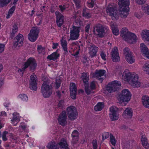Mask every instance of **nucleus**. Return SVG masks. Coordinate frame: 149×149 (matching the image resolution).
<instances>
[{"instance_id": "f257e3e1", "label": "nucleus", "mask_w": 149, "mask_h": 149, "mask_svg": "<svg viewBox=\"0 0 149 149\" xmlns=\"http://www.w3.org/2000/svg\"><path fill=\"white\" fill-rule=\"evenodd\" d=\"M138 77L135 73H131L128 70H126L123 73L122 79L127 81L134 88L139 87L141 85L140 82L138 81Z\"/></svg>"}, {"instance_id": "f03ea898", "label": "nucleus", "mask_w": 149, "mask_h": 149, "mask_svg": "<svg viewBox=\"0 0 149 149\" xmlns=\"http://www.w3.org/2000/svg\"><path fill=\"white\" fill-rule=\"evenodd\" d=\"M119 6L118 11L119 13L117 10L116 8L111 5H109L106 8V13L107 15L111 17V18L113 20H117L119 19L120 16L121 18H125L127 17L128 15V12L129 11L130 8L128 11L127 12V14L124 16V14H123V16H122V12L120 10V7Z\"/></svg>"}, {"instance_id": "7ed1b4c3", "label": "nucleus", "mask_w": 149, "mask_h": 149, "mask_svg": "<svg viewBox=\"0 0 149 149\" xmlns=\"http://www.w3.org/2000/svg\"><path fill=\"white\" fill-rule=\"evenodd\" d=\"M132 94L129 90L127 89H124L118 95L117 99L118 103L122 106L126 105L125 102H128L131 99Z\"/></svg>"}, {"instance_id": "20e7f679", "label": "nucleus", "mask_w": 149, "mask_h": 149, "mask_svg": "<svg viewBox=\"0 0 149 149\" xmlns=\"http://www.w3.org/2000/svg\"><path fill=\"white\" fill-rule=\"evenodd\" d=\"M120 36L125 41L130 43H133L136 41V35L128 31L126 28L122 29Z\"/></svg>"}, {"instance_id": "39448f33", "label": "nucleus", "mask_w": 149, "mask_h": 149, "mask_svg": "<svg viewBox=\"0 0 149 149\" xmlns=\"http://www.w3.org/2000/svg\"><path fill=\"white\" fill-rule=\"evenodd\" d=\"M93 28V32L94 34L100 38L103 37L109 33L108 28L100 24L96 25Z\"/></svg>"}, {"instance_id": "423d86ee", "label": "nucleus", "mask_w": 149, "mask_h": 149, "mask_svg": "<svg viewBox=\"0 0 149 149\" xmlns=\"http://www.w3.org/2000/svg\"><path fill=\"white\" fill-rule=\"evenodd\" d=\"M47 147L48 149H69L66 141L63 139L58 143L52 141L48 143Z\"/></svg>"}, {"instance_id": "0eeeda50", "label": "nucleus", "mask_w": 149, "mask_h": 149, "mask_svg": "<svg viewBox=\"0 0 149 149\" xmlns=\"http://www.w3.org/2000/svg\"><path fill=\"white\" fill-rule=\"evenodd\" d=\"M37 66V64L35 59L32 58H30L28 59L26 62L25 63L21 69L18 70L19 72H23L29 66L30 70H34Z\"/></svg>"}, {"instance_id": "6e6552de", "label": "nucleus", "mask_w": 149, "mask_h": 149, "mask_svg": "<svg viewBox=\"0 0 149 149\" xmlns=\"http://www.w3.org/2000/svg\"><path fill=\"white\" fill-rule=\"evenodd\" d=\"M52 86L47 82H44L41 87V92L43 97H49L52 92Z\"/></svg>"}, {"instance_id": "1a4fd4ad", "label": "nucleus", "mask_w": 149, "mask_h": 149, "mask_svg": "<svg viewBox=\"0 0 149 149\" xmlns=\"http://www.w3.org/2000/svg\"><path fill=\"white\" fill-rule=\"evenodd\" d=\"M119 5L120 7V10L121 11L122 16H123V14L125 16L127 14V12L129 9L130 4L129 0H119Z\"/></svg>"}, {"instance_id": "9d476101", "label": "nucleus", "mask_w": 149, "mask_h": 149, "mask_svg": "<svg viewBox=\"0 0 149 149\" xmlns=\"http://www.w3.org/2000/svg\"><path fill=\"white\" fill-rule=\"evenodd\" d=\"M121 84L120 81H114L108 84L106 87L107 91L109 93L115 92L121 88Z\"/></svg>"}, {"instance_id": "9b49d317", "label": "nucleus", "mask_w": 149, "mask_h": 149, "mask_svg": "<svg viewBox=\"0 0 149 149\" xmlns=\"http://www.w3.org/2000/svg\"><path fill=\"white\" fill-rule=\"evenodd\" d=\"M80 28L79 27L73 26L72 27L70 28V39L74 40L78 38L79 35Z\"/></svg>"}, {"instance_id": "f8f14e48", "label": "nucleus", "mask_w": 149, "mask_h": 149, "mask_svg": "<svg viewBox=\"0 0 149 149\" xmlns=\"http://www.w3.org/2000/svg\"><path fill=\"white\" fill-rule=\"evenodd\" d=\"M67 112L69 118L71 120H74L77 118L78 113L74 107L70 106L67 107Z\"/></svg>"}, {"instance_id": "ddd939ff", "label": "nucleus", "mask_w": 149, "mask_h": 149, "mask_svg": "<svg viewBox=\"0 0 149 149\" xmlns=\"http://www.w3.org/2000/svg\"><path fill=\"white\" fill-rule=\"evenodd\" d=\"M39 32L38 28L33 27L28 36L29 40L32 42L35 41L38 37Z\"/></svg>"}, {"instance_id": "4468645a", "label": "nucleus", "mask_w": 149, "mask_h": 149, "mask_svg": "<svg viewBox=\"0 0 149 149\" xmlns=\"http://www.w3.org/2000/svg\"><path fill=\"white\" fill-rule=\"evenodd\" d=\"M124 52L125 56V60L129 63L132 64L134 62L135 59L133 54L130 52L129 49L125 48L124 49Z\"/></svg>"}, {"instance_id": "2eb2a0df", "label": "nucleus", "mask_w": 149, "mask_h": 149, "mask_svg": "<svg viewBox=\"0 0 149 149\" xmlns=\"http://www.w3.org/2000/svg\"><path fill=\"white\" fill-rule=\"evenodd\" d=\"M118 109L116 107L113 106L110 108V118L112 120H116L118 118V114L117 113Z\"/></svg>"}, {"instance_id": "dca6fc26", "label": "nucleus", "mask_w": 149, "mask_h": 149, "mask_svg": "<svg viewBox=\"0 0 149 149\" xmlns=\"http://www.w3.org/2000/svg\"><path fill=\"white\" fill-rule=\"evenodd\" d=\"M29 80V88L32 90L36 91L37 88V79L36 76L33 75L31 76Z\"/></svg>"}, {"instance_id": "f3484780", "label": "nucleus", "mask_w": 149, "mask_h": 149, "mask_svg": "<svg viewBox=\"0 0 149 149\" xmlns=\"http://www.w3.org/2000/svg\"><path fill=\"white\" fill-rule=\"evenodd\" d=\"M111 59L114 62H117L119 61L120 57L118 52V49L116 47H115L112 49L111 53Z\"/></svg>"}, {"instance_id": "a211bd4d", "label": "nucleus", "mask_w": 149, "mask_h": 149, "mask_svg": "<svg viewBox=\"0 0 149 149\" xmlns=\"http://www.w3.org/2000/svg\"><path fill=\"white\" fill-rule=\"evenodd\" d=\"M106 72V71L104 70H96L95 72V77L102 82L103 79L105 77Z\"/></svg>"}, {"instance_id": "6ab92c4d", "label": "nucleus", "mask_w": 149, "mask_h": 149, "mask_svg": "<svg viewBox=\"0 0 149 149\" xmlns=\"http://www.w3.org/2000/svg\"><path fill=\"white\" fill-rule=\"evenodd\" d=\"M24 40V38L22 35L18 34L16 37L15 41L14 42V45L15 46L20 47L22 45Z\"/></svg>"}, {"instance_id": "aec40b11", "label": "nucleus", "mask_w": 149, "mask_h": 149, "mask_svg": "<svg viewBox=\"0 0 149 149\" xmlns=\"http://www.w3.org/2000/svg\"><path fill=\"white\" fill-rule=\"evenodd\" d=\"M67 115L65 111H63L61 113L58 118V121L59 124L62 125H65L67 123Z\"/></svg>"}, {"instance_id": "412c9836", "label": "nucleus", "mask_w": 149, "mask_h": 149, "mask_svg": "<svg viewBox=\"0 0 149 149\" xmlns=\"http://www.w3.org/2000/svg\"><path fill=\"white\" fill-rule=\"evenodd\" d=\"M56 16V22L57 26L59 27H61L63 24V16L59 12L56 11L55 12Z\"/></svg>"}, {"instance_id": "4be33fe9", "label": "nucleus", "mask_w": 149, "mask_h": 149, "mask_svg": "<svg viewBox=\"0 0 149 149\" xmlns=\"http://www.w3.org/2000/svg\"><path fill=\"white\" fill-rule=\"evenodd\" d=\"M141 52L144 56L149 59V50L147 46L143 43L140 45Z\"/></svg>"}, {"instance_id": "5701e85b", "label": "nucleus", "mask_w": 149, "mask_h": 149, "mask_svg": "<svg viewBox=\"0 0 149 149\" xmlns=\"http://www.w3.org/2000/svg\"><path fill=\"white\" fill-rule=\"evenodd\" d=\"M70 91L71 97L73 99L76 98L77 88L74 83H71L70 85Z\"/></svg>"}, {"instance_id": "b1692460", "label": "nucleus", "mask_w": 149, "mask_h": 149, "mask_svg": "<svg viewBox=\"0 0 149 149\" xmlns=\"http://www.w3.org/2000/svg\"><path fill=\"white\" fill-rule=\"evenodd\" d=\"M97 47L94 45L91 44L88 47L89 50V53L91 57L96 56L97 50Z\"/></svg>"}, {"instance_id": "393cba45", "label": "nucleus", "mask_w": 149, "mask_h": 149, "mask_svg": "<svg viewBox=\"0 0 149 149\" xmlns=\"http://www.w3.org/2000/svg\"><path fill=\"white\" fill-rule=\"evenodd\" d=\"M13 116L11 121L12 124L14 126H16L20 121L19 113H13Z\"/></svg>"}, {"instance_id": "a878e982", "label": "nucleus", "mask_w": 149, "mask_h": 149, "mask_svg": "<svg viewBox=\"0 0 149 149\" xmlns=\"http://www.w3.org/2000/svg\"><path fill=\"white\" fill-rule=\"evenodd\" d=\"M133 111L130 108H126L123 114V116L125 118H131L132 116Z\"/></svg>"}, {"instance_id": "bb28decb", "label": "nucleus", "mask_w": 149, "mask_h": 149, "mask_svg": "<svg viewBox=\"0 0 149 149\" xmlns=\"http://www.w3.org/2000/svg\"><path fill=\"white\" fill-rule=\"evenodd\" d=\"M79 135V133L77 130H74L72 132V143L73 144H75L78 141Z\"/></svg>"}, {"instance_id": "cd10ccee", "label": "nucleus", "mask_w": 149, "mask_h": 149, "mask_svg": "<svg viewBox=\"0 0 149 149\" xmlns=\"http://www.w3.org/2000/svg\"><path fill=\"white\" fill-rule=\"evenodd\" d=\"M89 77V74L87 73L84 72L82 74L81 78L84 85H88Z\"/></svg>"}, {"instance_id": "c85d7f7f", "label": "nucleus", "mask_w": 149, "mask_h": 149, "mask_svg": "<svg viewBox=\"0 0 149 149\" xmlns=\"http://www.w3.org/2000/svg\"><path fill=\"white\" fill-rule=\"evenodd\" d=\"M142 102L144 106L146 108H149V97L147 95L142 97Z\"/></svg>"}, {"instance_id": "c756f323", "label": "nucleus", "mask_w": 149, "mask_h": 149, "mask_svg": "<svg viewBox=\"0 0 149 149\" xmlns=\"http://www.w3.org/2000/svg\"><path fill=\"white\" fill-rule=\"evenodd\" d=\"M141 141L143 146L146 149H149V143H148L147 139L144 135H143L141 137Z\"/></svg>"}, {"instance_id": "7c9ffc66", "label": "nucleus", "mask_w": 149, "mask_h": 149, "mask_svg": "<svg viewBox=\"0 0 149 149\" xmlns=\"http://www.w3.org/2000/svg\"><path fill=\"white\" fill-rule=\"evenodd\" d=\"M59 56V54L57 53V51L54 52L47 57V58L49 60H54L57 59Z\"/></svg>"}, {"instance_id": "2f4dec72", "label": "nucleus", "mask_w": 149, "mask_h": 149, "mask_svg": "<svg viewBox=\"0 0 149 149\" xmlns=\"http://www.w3.org/2000/svg\"><path fill=\"white\" fill-rule=\"evenodd\" d=\"M110 25L113 34L116 36L118 35L119 34L118 29L115 26L113 23L111 22V23Z\"/></svg>"}, {"instance_id": "473e14b6", "label": "nucleus", "mask_w": 149, "mask_h": 149, "mask_svg": "<svg viewBox=\"0 0 149 149\" xmlns=\"http://www.w3.org/2000/svg\"><path fill=\"white\" fill-rule=\"evenodd\" d=\"M104 104L103 103L98 102L97 105L94 107V109L96 111H101L104 107Z\"/></svg>"}, {"instance_id": "72a5a7b5", "label": "nucleus", "mask_w": 149, "mask_h": 149, "mask_svg": "<svg viewBox=\"0 0 149 149\" xmlns=\"http://www.w3.org/2000/svg\"><path fill=\"white\" fill-rule=\"evenodd\" d=\"M141 9L145 13L149 15V5L146 4L142 5Z\"/></svg>"}, {"instance_id": "f704fd0d", "label": "nucleus", "mask_w": 149, "mask_h": 149, "mask_svg": "<svg viewBox=\"0 0 149 149\" xmlns=\"http://www.w3.org/2000/svg\"><path fill=\"white\" fill-rule=\"evenodd\" d=\"M61 43L63 49L65 52V54L68 53L67 41L66 40H62L61 41Z\"/></svg>"}, {"instance_id": "c9c22d12", "label": "nucleus", "mask_w": 149, "mask_h": 149, "mask_svg": "<svg viewBox=\"0 0 149 149\" xmlns=\"http://www.w3.org/2000/svg\"><path fill=\"white\" fill-rule=\"evenodd\" d=\"M11 0H0V7L2 8L6 6Z\"/></svg>"}, {"instance_id": "e433bc0d", "label": "nucleus", "mask_w": 149, "mask_h": 149, "mask_svg": "<svg viewBox=\"0 0 149 149\" xmlns=\"http://www.w3.org/2000/svg\"><path fill=\"white\" fill-rule=\"evenodd\" d=\"M19 97L23 101L26 102L28 100V96L24 94H19Z\"/></svg>"}, {"instance_id": "4c0bfd02", "label": "nucleus", "mask_w": 149, "mask_h": 149, "mask_svg": "<svg viewBox=\"0 0 149 149\" xmlns=\"http://www.w3.org/2000/svg\"><path fill=\"white\" fill-rule=\"evenodd\" d=\"M143 70L146 74H149V63H146L143 67Z\"/></svg>"}, {"instance_id": "58836bf2", "label": "nucleus", "mask_w": 149, "mask_h": 149, "mask_svg": "<svg viewBox=\"0 0 149 149\" xmlns=\"http://www.w3.org/2000/svg\"><path fill=\"white\" fill-rule=\"evenodd\" d=\"M83 15L87 18H89L91 16V14L88 13L85 9H84L83 11Z\"/></svg>"}, {"instance_id": "ea45409f", "label": "nucleus", "mask_w": 149, "mask_h": 149, "mask_svg": "<svg viewBox=\"0 0 149 149\" xmlns=\"http://www.w3.org/2000/svg\"><path fill=\"white\" fill-rule=\"evenodd\" d=\"M130 143L128 141L123 142V147L127 149H130L131 148V146Z\"/></svg>"}, {"instance_id": "a19ab883", "label": "nucleus", "mask_w": 149, "mask_h": 149, "mask_svg": "<svg viewBox=\"0 0 149 149\" xmlns=\"http://www.w3.org/2000/svg\"><path fill=\"white\" fill-rule=\"evenodd\" d=\"M110 139L111 143L114 146H115L116 144V140L115 137L112 134H110Z\"/></svg>"}, {"instance_id": "79ce46f5", "label": "nucleus", "mask_w": 149, "mask_h": 149, "mask_svg": "<svg viewBox=\"0 0 149 149\" xmlns=\"http://www.w3.org/2000/svg\"><path fill=\"white\" fill-rule=\"evenodd\" d=\"M17 30L18 27L17 26L16 24H15L13 26L12 31L11 33L12 35L13 36L17 32Z\"/></svg>"}, {"instance_id": "37998d69", "label": "nucleus", "mask_w": 149, "mask_h": 149, "mask_svg": "<svg viewBox=\"0 0 149 149\" xmlns=\"http://www.w3.org/2000/svg\"><path fill=\"white\" fill-rule=\"evenodd\" d=\"M61 83V80L59 78L58 79L57 78L56 79V88L58 89L60 87Z\"/></svg>"}, {"instance_id": "c03bdc74", "label": "nucleus", "mask_w": 149, "mask_h": 149, "mask_svg": "<svg viewBox=\"0 0 149 149\" xmlns=\"http://www.w3.org/2000/svg\"><path fill=\"white\" fill-rule=\"evenodd\" d=\"M87 5L89 8H93L94 5V3L93 0H89L87 2Z\"/></svg>"}, {"instance_id": "a18cd8bd", "label": "nucleus", "mask_w": 149, "mask_h": 149, "mask_svg": "<svg viewBox=\"0 0 149 149\" xmlns=\"http://www.w3.org/2000/svg\"><path fill=\"white\" fill-rule=\"evenodd\" d=\"M85 87V91L87 95H89L91 93V90L89 89L88 85H84Z\"/></svg>"}, {"instance_id": "49530a36", "label": "nucleus", "mask_w": 149, "mask_h": 149, "mask_svg": "<svg viewBox=\"0 0 149 149\" xmlns=\"http://www.w3.org/2000/svg\"><path fill=\"white\" fill-rule=\"evenodd\" d=\"M26 126L23 125V123H21L19 127V130L20 132H22L26 128Z\"/></svg>"}, {"instance_id": "de8ad7c7", "label": "nucleus", "mask_w": 149, "mask_h": 149, "mask_svg": "<svg viewBox=\"0 0 149 149\" xmlns=\"http://www.w3.org/2000/svg\"><path fill=\"white\" fill-rule=\"evenodd\" d=\"M109 134L108 132H105L102 135V140H104L109 138Z\"/></svg>"}, {"instance_id": "09e8293b", "label": "nucleus", "mask_w": 149, "mask_h": 149, "mask_svg": "<svg viewBox=\"0 0 149 149\" xmlns=\"http://www.w3.org/2000/svg\"><path fill=\"white\" fill-rule=\"evenodd\" d=\"M100 56L102 58L104 61L107 60L106 56L105 53L103 52H101L100 54Z\"/></svg>"}, {"instance_id": "8fccbe9b", "label": "nucleus", "mask_w": 149, "mask_h": 149, "mask_svg": "<svg viewBox=\"0 0 149 149\" xmlns=\"http://www.w3.org/2000/svg\"><path fill=\"white\" fill-rule=\"evenodd\" d=\"M38 52L40 53L44 52L45 49L42 46L39 45L38 46Z\"/></svg>"}, {"instance_id": "3c124183", "label": "nucleus", "mask_w": 149, "mask_h": 149, "mask_svg": "<svg viewBox=\"0 0 149 149\" xmlns=\"http://www.w3.org/2000/svg\"><path fill=\"white\" fill-rule=\"evenodd\" d=\"M77 8H79L80 7V0H73Z\"/></svg>"}, {"instance_id": "603ef678", "label": "nucleus", "mask_w": 149, "mask_h": 149, "mask_svg": "<svg viewBox=\"0 0 149 149\" xmlns=\"http://www.w3.org/2000/svg\"><path fill=\"white\" fill-rule=\"evenodd\" d=\"M134 15L138 18L139 19L142 17L143 15L142 13L140 12H136L134 13Z\"/></svg>"}, {"instance_id": "864d4df0", "label": "nucleus", "mask_w": 149, "mask_h": 149, "mask_svg": "<svg viewBox=\"0 0 149 149\" xmlns=\"http://www.w3.org/2000/svg\"><path fill=\"white\" fill-rule=\"evenodd\" d=\"M95 82L94 81H93L90 84V89L91 90H93L95 88Z\"/></svg>"}, {"instance_id": "5fc2aeb1", "label": "nucleus", "mask_w": 149, "mask_h": 149, "mask_svg": "<svg viewBox=\"0 0 149 149\" xmlns=\"http://www.w3.org/2000/svg\"><path fill=\"white\" fill-rule=\"evenodd\" d=\"M136 2L139 5H142L144 3L146 0H135Z\"/></svg>"}, {"instance_id": "6e6d98bb", "label": "nucleus", "mask_w": 149, "mask_h": 149, "mask_svg": "<svg viewBox=\"0 0 149 149\" xmlns=\"http://www.w3.org/2000/svg\"><path fill=\"white\" fill-rule=\"evenodd\" d=\"M16 6H13L9 10L8 13L10 15H12L14 11L15 10Z\"/></svg>"}, {"instance_id": "4d7b16f0", "label": "nucleus", "mask_w": 149, "mask_h": 149, "mask_svg": "<svg viewBox=\"0 0 149 149\" xmlns=\"http://www.w3.org/2000/svg\"><path fill=\"white\" fill-rule=\"evenodd\" d=\"M8 132L6 131H4L2 135V139L3 140L6 141L7 140V138L6 136V135L8 134Z\"/></svg>"}, {"instance_id": "13d9d810", "label": "nucleus", "mask_w": 149, "mask_h": 149, "mask_svg": "<svg viewBox=\"0 0 149 149\" xmlns=\"http://www.w3.org/2000/svg\"><path fill=\"white\" fill-rule=\"evenodd\" d=\"M92 144L93 149H96L97 147V143L96 140H93L92 142Z\"/></svg>"}, {"instance_id": "bf43d9fd", "label": "nucleus", "mask_w": 149, "mask_h": 149, "mask_svg": "<svg viewBox=\"0 0 149 149\" xmlns=\"http://www.w3.org/2000/svg\"><path fill=\"white\" fill-rule=\"evenodd\" d=\"M90 28V24H87L85 27V31L86 32H87L88 33H89V31Z\"/></svg>"}, {"instance_id": "052dcab7", "label": "nucleus", "mask_w": 149, "mask_h": 149, "mask_svg": "<svg viewBox=\"0 0 149 149\" xmlns=\"http://www.w3.org/2000/svg\"><path fill=\"white\" fill-rule=\"evenodd\" d=\"M4 46V45L0 44V53H1L3 51Z\"/></svg>"}, {"instance_id": "680f3d73", "label": "nucleus", "mask_w": 149, "mask_h": 149, "mask_svg": "<svg viewBox=\"0 0 149 149\" xmlns=\"http://www.w3.org/2000/svg\"><path fill=\"white\" fill-rule=\"evenodd\" d=\"M59 8L61 11L62 12L64 11L66 9V8L64 6H62L60 5L59 6Z\"/></svg>"}, {"instance_id": "e2e57ef3", "label": "nucleus", "mask_w": 149, "mask_h": 149, "mask_svg": "<svg viewBox=\"0 0 149 149\" xmlns=\"http://www.w3.org/2000/svg\"><path fill=\"white\" fill-rule=\"evenodd\" d=\"M58 44L57 43H53L52 48L54 49H56L57 48V47L58 46Z\"/></svg>"}, {"instance_id": "0e129e2a", "label": "nucleus", "mask_w": 149, "mask_h": 149, "mask_svg": "<svg viewBox=\"0 0 149 149\" xmlns=\"http://www.w3.org/2000/svg\"><path fill=\"white\" fill-rule=\"evenodd\" d=\"M56 93H57V95L59 97H60L61 96V93L59 91H57L56 92Z\"/></svg>"}, {"instance_id": "69168bd1", "label": "nucleus", "mask_w": 149, "mask_h": 149, "mask_svg": "<svg viewBox=\"0 0 149 149\" xmlns=\"http://www.w3.org/2000/svg\"><path fill=\"white\" fill-rule=\"evenodd\" d=\"M1 113L2 116H6V113L5 111H2Z\"/></svg>"}, {"instance_id": "338daca9", "label": "nucleus", "mask_w": 149, "mask_h": 149, "mask_svg": "<svg viewBox=\"0 0 149 149\" xmlns=\"http://www.w3.org/2000/svg\"><path fill=\"white\" fill-rule=\"evenodd\" d=\"M12 15L10 14V13H8V14L6 16V18L7 19H8V18H9L10 17V16Z\"/></svg>"}, {"instance_id": "774afa93", "label": "nucleus", "mask_w": 149, "mask_h": 149, "mask_svg": "<svg viewBox=\"0 0 149 149\" xmlns=\"http://www.w3.org/2000/svg\"><path fill=\"white\" fill-rule=\"evenodd\" d=\"M83 92V90L81 89H80L79 91V93H82Z\"/></svg>"}]
</instances>
